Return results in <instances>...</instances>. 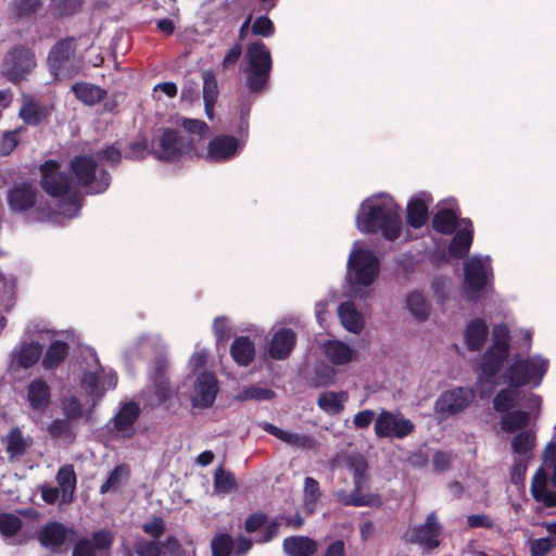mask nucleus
<instances>
[{
  "label": "nucleus",
  "instance_id": "nucleus-21",
  "mask_svg": "<svg viewBox=\"0 0 556 556\" xmlns=\"http://www.w3.org/2000/svg\"><path fill=\"white\" fill-rule=\"evenodd\" d=\"M295 345V333L288 328L274 331L267 344L266 358L282 361L289 357Z\"/></svg>",
  "mask_w": 556,
  "mask_h": 556
},
{
  "label": "nucleus",
  "instance_id": "nucleus-64",
  "mask_svg": "<svg viewBox=\"0 0 556 556\" xmlns=\"http://www.w3.org/2000/svg\"><path fill=\"white\" fill-rule=\"evenodd\" d=\"M94 548L89 540H79L73 549L72 556H94Z\"/></svg>",
  "mask_w": 556,
  "mask_h": 556
},
{
  "label": "nucleus",
  "instance_id": "nucleus-40",
  "mask_svg": "<svg viewBox=\"0 0 556 556\" xmlns=\"http://www.w3.org/2000/svg\"><path fill=\"white\" fill-rule=\"evenodd\" d=\"M283 549L289 556H311L317 551V543L307 536H290L285 539Z\"/></svg>",
  "mask_w": 556,
  "mask_h": 556
},
{
  "label": "nucleus",
  "instance_id": "nucleus-27",
  "mask_svg": "<svg viewBox=\"0 0 556 556\" xmlns=\"http://www.w3.org/2000/svg\"><path fill=\"white\" fill-rule=\"evenodd\" d=\"M473 228L469 219L458 222V230L451 241L448 252L452 256L460 258L465 256L472 243Z\"/></svg>",
  "mask_w": 556,
  "mask_h": 556
},
{
  "label": "nucleus",
  "instance_id": "nucleus-32",
  "mask_svg": "<svg viewBox=\"0 0 556 556\" xmlns=\"http://www.w3.org/2000/svg\"><path fill=\"white\" fill-rule=\"evenodd\" d=\"M534 446V434L531 431H522L518 433L511 441V450L518 463L515 471L520 472L525 470L522 462L530 457L531 451Z\"/></svg>",
  "mask_w": 556,
  "mask_h": 556
},
{
  "label": "nucleus",
  "instance_id": "nucleus-50",
  "mask_svg": "<svg viewBox=\"0 0 556 556\" xmlns=\"http://www.w3.org/2000/svg\"><path fill=\"white\" fill-rule=\"evenodd\" d=\"M319 495L318 482L315 479L307 477L304 481V502L308 511L312 513L314 510Z\"/></svg>",
  "mask_w": 556,
  "mask_h": 556
},
{
  "label": "nucleus",
  "instance_id": "nucleus-60",
  "mask_svg": "<svg viewBox=\"0 0 556 556\" xmlns=\"http://www.w3.org/2000/svg\"><path fill=\"white\" fill-rule=\"evenodd\" d=\"M252 33L257 36L270 37L274 34V24L267 16H258L252 25Z\"/></svg>",
  "mask_w": 556,
  "mask_h": 556
},
{
  "label": "nucleus",
  "instance_id": "nucleus-31",
  "mask_svg": "<svg viewBox=\"0 0 556 556\" xmlns=\"http://www.w3.org/2000/svg\"><path fill=\"white\" fill-rule=\"evenodd\" d=\"M251 112V104L247 101L238 102L229 116V126L236 131L237 136L244 138L248 141L249 137V117Z\"/></svg>",
  "mask_w": 556,
  "mask_h": 556
},
{
  "label": "nucleus",
  "instance_id": "nucleus-8",
  "mask_svg": "<svg viewBox=\"0 0 556 556\" xmlns=\"http://www.w3.org/2000/svg\"><path fill=\"white\" fill-rule=\"evenodd\" d=\"M248 86L253 91L261 90L267 83L271 70V55L267 47L255 41L247 48Z\"/></svg>",
  "mask_w": 556,
  "mask_h": 556
},
{
  "label": "nucleus",
  "instance_id": "nucleus-22",
  "mask_svg": "<svg viewBox=\"0 0 556 556\" xmlns=\"http://www.w3.org/2000/svg\"><path fill=\"white\" fill-rule=\"evenodd\" d=\"M433 202L430 193L421 191L414 194L407 202L406 222L413 228H420L428 220V208Z\"/></svg>",
  "mask_w": 556,
  "mask_h": 556
},
{
  "label": "nucleus",
  "instance_id": "nucleus-2",
  "mask_svg": "<svg viewBox=\"0 0 556 556\" xmlns=\"http://www.w3.org/2000/svg\"><path fill=\"white\" fill-rule=\"evenodd\" d=\"M380 271V260L362 240L353 243L348 258L345 286L350 295L365 298Z\"/></svg>",
  "mask_w": 556,
  "mask_h": 556
},
{
  "label": "nucleus",
  "instance_id": "nucleus-46",
  "mask_svg": "<svg viewBox=\"0 0 556 556\" xmlns=\"http://www.w3.org/2000/svg\"><path fill=\"white\" fill-rule=\"evenodd\" d=\"M7 451L11 458L21 456L30 444L28 438H24L20 429H13L5 438Z\"/></svg>",
  "mask_w": 556,
  "mask_h": 556
},
{
  "label": "nucleus",
  "instance_id": "nucleus-6",
  "mask_svg": "<svg viewBox=\"0 0 556 556\" xmlns=\"http://www.w3.org/2000/svg\"><path fill=\"white\" fill-rule=\"evenodd\" d=\"M509 329L504 324L494 326L492 330V344L482 357L478 380L482 395L490 393L494 388L493 379L500 370L508 353Z\"/></svg>",
  "mask_w": 556,
  "mask_h": 556
},
{
  "label": "nucleus",
  "instance_id": "nucleus-15",
  "mask_svg": "<svg viewBox=\"0 0 556 556\" xmlns=\"http://www.w3.org/2000/svg\"><path fill=\"white\" fill-rule=\"evenodd\" d=\"M75 50L76 43L72 38L61 40L52 47L48 55V65L55 78H65L75 72Z\"/></svg>",
  "mask_w": 556,
  "mask_h": 556
},
{
  "label": "nucleus",
  "instance_id": "nucleus-47",
  "mask_svg": "<svg viewBox=\"0 0 556 556\" xmlns=\"http://www.w3.org/2000/svg\"><path fill=\"white\" fill-rule=\"evenodd\" d=\"M164 369H165L164 364L157 366L155 369V378L153 381V388H154L156 400H155V402L151 403V405L161 404V403L165 402L170 396V388H169L168 382L163 374Z\"/></svg>",
  "mask_w": 556,
  "mask_h": 556
},
{
  "label": "nucleus",
  "instance_id": "nucleus-35",
  "mask_svg": "<svg viewBox=\"0 0 556 556\" xmlns=\"http://www.w3.org/2000/svg\"><path fill=\"white\" fill-rule=\"evenodd\" d=\"M405 308L417 320H426L431 311V304L421 291L414 290L405 296Z\"/></svg>",
  "mask_w": 556,
  "mask_h": 556
},
{
  "label": "nucleus",
  "instance_id": "nucleus-55",
  "mask_svg": "<svg viewBox=\"0 0 556 556\" xmlns=\"http://www.w3.org/2000/svg\"><path fill=\"white\" fill-rule=\"evenodd\" d=\"M62 409L68 419H77L83 414V407L78 399L74 395L65 396L62 400Z\"/></svg>",
  "mask_w": 556,
  "mask_h": 556
},
{
  "label": "nucleus",
  "instance_id": "nucleus-52",
  "mask_svg": "<svg viewBox=\"0 0 556 556\" xmlns=\"http://www.w3.org/2000/svg\"><path fill=\"white\" fill-rule=\"evenodd\" d=\"M21 529V520L12 514H0V533L12 536Z\"/></svg>",
  "mask_w": 556,
  "mask_h": 556
},
{
  "label": "nucleus",
  "instance_id": "nucleus-43",
  "mask_svg": "<svg viewBox=\"0 0 556 556\" xmlns=\"http://www.w3.org/2000/svg\"><path fill=\"white\" fill-rule=\"evenodd\" d=\"M72 89L77 99L88 105L98 103L105 94V91L100 87L87 83L76 84Z\"/></svg>",
  "mask_w": 556,
  "mask_h": 556
},
{
  "label": "nucleus",
  "instance_id": "nucleus-58",
  "mask_svg": "<svg viewBox=\"0 0 556 556\" xmlns=\"http://www.w3.org/2000/svg\"><path fill=\"white\" fill-rule=\"evenodd\" d=\"M181 126L188 134L199 136L200 139L208 132V126L200 119L182 118Z\"/></svg>",
  "mask_w": 556,
  "mask_h": 556
},
{
  "label": "nucleus",
  "instance_id": "nucleus-20",
  "mask_svg": "<svg viewBox=\"0 0 556 556\" xmlns=\"http://www.w3.org/2000/svg\"><path fill=\"white\" fill-rule=\"evenodd\" d=\"M320 349L326 359L334 366L349 365L357 357L353 345L338 339L324 341Z\"/></svg>",
  "mask_w": 556,
  "mask_h": 556
},
{
  "label": "nucleus",
  "instance_id": "nucleus-25",
  "mask_svg": "<svg viewBox=\"0 0 556 556\" xmlns=\"http://www.w3.org/2000/svg\"><path fill=\"white\" fill-rule=\"evenodd\" d=\"M441 526L434 513H430L424 525L414 530L413 540L425 549H433L440 545Z\"/></svg>",
  "mask_w": 556,
  "mask_h": 556
},
{
  "label": "nucleus",
  "instance_id": "nucleus-1",
  "mask_svg": "<svg viewBox=\"0 0 556 556\" xmlns=\"http://www.w3.org/2000/svg\"><path fill=\"white\" fill-rule=\"evenodd\" d=\"M355 226L361 233L396 241L403 236L402 207L390 193H374L361 202L355 214Z\"/></svg>",
  "mask_w": 556,
  "mask_h": 556
},
{
  "label": "nucleus",
  "instance_id": "nucleus-54",
  "mask_svg": "<svg viewBox=\"0 0 556 556\" xmlns=\"http://www.w3.org/2000/svg\"><path fill=\"white\" fill-rule=\"evenodd\" d=\"M232 552V540L227 534L216 536L212 541L213 556H229Z\"/></svg>",
  "mask_w": 556,
  "mask_h": 556
},
{
  "label": "nucleus",
  "instance_id": "nucleus-53",
  "mask_svg": "<svg viewBox=\"0 0 556 556\" xmlns=\"http://www.w3.org/2000/svg\"><path fill=\"white\" fill-rule=\"evenodd\" d=\"M517 393L513 390H502L493 401L494 409L506 413L514 404Z\"/></svg>",
  "mask_w": 556,
  "mask_h": 556
},
{
  "label": "nucleus",
  "instance_id": "nucleus-56",
  "mask_svg": "<svg viewBox=\"0 0 556 556\" xmlns=\"http://www.w3.org/2000/svg\"><path fill=\"white\" fill-rule=\"evenodd\" d=\"M274 395V392L269 389H263L258 387H250L242 390L237 399L240 401H249V400H269Z\"/></svg>",
  "mask_w": 556,
  "mask_h": 556
},
{
  "label": "nucleus",
  "instance_id": "nucleus-45",
  "mask_svg": "<svg viewBox=\"0 0 556 556\" xmlns=\"http://www.w3.org/2000/svg\"><path fill=\"white\" fill-rule=\"evenodd\" d=\"M67 354V344L63 341L56 340L48 348L43 359L42 366L45 369H53L59 366Z\"/></svg>",
  "mask_w": 556,
  "mask_h": 556
},
{
  "label": "nucleus",
  "instance_id": "nucleus-49",
  "mask_svg": "<svg viewBox=\"0 0 556 556\" xmlns=\"http://www.w3.org/2000/svg\"><path fill=\"white\" fill-rule=\"evenodd\" d=\"M236 486V479L231 472L219 468L215 472L214 490L218 494L229 493Z\"/></svg>",
  "mask_w": 556,
  "mask_h": 556
},
{
  "label": "nucleus",
  "instance_id": "nucleus-30",
  "mask_svg": "<svg viewBox=\"0 0 556 556\" xmlns=\"http://www.w3.org/2000/svg\"><path fill=\"white\" fill-rule=\"evenodd\" d=\"M70 530L59 522H51L42 528L39 533V542L48 548L56 549L67 540Z\"/></svg>",
  "mask_w": 556,
  "mask_h": 556
},
{
  "label": "nucleus",
  "instance_id": "nucleus-29",
  "mask_svg": "<svg viewBox=\"0 0 556 556\" xmlns=\"http://www.w3.org/2000/svg\"><path fill=\"white\" fill-rule=\"evenodd\" d=\"M49 115V108L31 97L24 96L18 112L22 121L30 126L40 124Z\"/></svg>",
  "mask_w": 556,
  "mask_h": 556
},
{
  "label": "nucleus",
  "instance_id": "nucleus-36",
  "mask_svg": "<svg viewBox=\"0 0 556 556\" xmlns=\"http://www.w3.org/2000/svg\"><path fill=\"white\" fill-rule=\"evenodd\" d=\"M264 429L271 435L278 438L280 441L292 447L311 448L313 446V439L306 434L283 430L270 424H266Z\"/></svg>",
  "mask_w": 556,
  "mask_h": 556
},
{
  "label": "nucleus",
  "instance_id": "nucleus-26",
  "mask_svg": "<svg viewBox=\"0 0 556 556\" xmlns=\"http://www.w3.org/2000/svg\"><path fill=\"white\" fill-rule=\"evenodd\" d=\"M7 198L12 211L24 212L35 205L37 189L30 184H17L8 191Z\"/></svg>",
  "mask_w": 556,
  "mask_h": 556
},
{
  "label": "nucleus",
  "instance_id": "nucleus-19",
  "mask_svg": "<svg viewBox=\"0 0 556 556\" xmlns=\"http://www.w3.org/2000/svg\"><path fill=\"white\" fill-rule=\"evenodd\" d=\"M217 392L218 383L214 374L201 372L194 381L190 396L191 403L194 407H210L214 403Z\"/></svg>",
  "mask_w": 556,
  "mask_h": 556
},
{
  "label": "nucleus",
  "instance_id": "nucleus-38",
  "mask_svg": "<svg viewBox=\"0 0 556 556\" xmlns=\"http://www.w3.org/2000/svg\"><path fill=\"white\" fill-rule=\"evenodd\" d=\"M42 7V0H13L9 5V16L16 22L33 18Z\"/></svg>",
  "mask_w": 556,
  "mask_h": 556
},
{
  "label": "nucleus",
  "instance_id": "nucleus-28",
  "mask_svg": "<svg viewBox=\"0 0 556 556\" xmlns=\"http://www.w3.org/2000/svg\"><path fill=\"white\" fill-rule=\"evenodd\" d=\"M488 334L489 326L485 320L481 318L470 320L463 331L465 344L471 351H479L482 349Z\"/></svg>",
  "mask_w": 556,
  "mask_h": 556
},
{
  "label": "nucleus",
  "instance_id": "nucleus-34",
  "mask_svg": "<svg viewBox=\"0 0 556 556\" xmlns=\"http://www.w3.org/2000/svg\"><path fill=\"white\" fill-rule=\"evenodd\" d=\"M338 315L343 328L352 333H359L364 328V317L353 303H342L338 308Z\"/></svg>",
  "mask_w": 556,
  "mask_h": 556
},
{
  "label": "nucleus",
  "instance_id": "nucleus-12",
  "mask_svg": "<svg viewBox=\"0 0 556 556\" xmlns=\"http://www.w3.org/2000/svg\"><path fill=\"white\" fill-rule=\"evenodd\" d=\"M194 150L192 139H185L178 131L166 129L153 141L152 151L162 161H176Z\"/></svg>",
  "mask_w": 556,
  "mask_h": 556
},
{
  "label": "nucleus",
  "instance_id": "nucleus-11",
  "mask_svg": "<svg viewBox=\"0 0 556 556\" xmlns=\"http://www.w3.org/2000/svg\"><path fill=\"white\" fill-rule=\"evenodd\" d=\"M349 470L353 473L355 489L351 494H346L343 491L338 492V498L344 505L353 506H379L381 504L378 494H366L359 493L362 481L367 469L365 459L362 456H351L348 459Z\"/></svg>",
  "mask_w": 556,
  "mask_h": 556
},
{
  "label": "nucleus",
  "instance_id": "nucleus-18",
  "mask_svg": "<svg viewBox=\"0 0 556 556\" xmlns=\"http://www.w3.org/2000/svg\"><path fill=\"white\" fill-rule=\"evenodd\" d=\"M42 355V346L34 340H22L12 351L9 370L17 372L37 364Z\"/></svg>",
  "mask_w": 556,
  "mask_h": 556
},
{
  "label": "nucleus",
  "instance_id": "nucleus-48",
  "mask_svg": "<svg viewBox=\"0 0 556 556\" xmlns=\"http://www.w3.org/2000/svg\"><path fill=\"white\" fill-rule=\"evenodd\" d=\"M528 422V414L521 410L506 413L501 419V427L506 432H515Z\"/></svg>",
  "mask_w": 556,
  "mask_h": 556
},
{
  "label": "nucleus",
  "instance_id": "nucleus-61",
  "mask_svg": "<svg viewBox=\"0 0 556 556\" xmlns=\"http://www.w3.org/2000/svg\"><path fill=\"white\" fill-rule=\"evenodd\" d=\"M138 556H162L161 547L152 541H139L136 544Z\"/></svg>",
  "mask_w": 556,
  "mask_h": 556
},
{
  "label": "nucleus",
  "instance_id": "nucleus-41",
  "mask_svg": "<svg viewBox=\"0 0 556 556\" xmlns=\"http://www.w3.org/2000/svg\"><path fill=\"white\" fill-rule=\"evenodd\" d=\"M56 481L61 489V503H71L76 489V475L73 466L61 467L56 475Z\"/></svg>",
  "mask_w": 556,
  "mask_h": 556
},
{
  "label": "nucleus",
  "instance_id": "nucleus-14",
  "mask_svg": "<svg viewBox=\"0 0 556 556\" xmlns=\"http://www.w3.org/2000/svg\"><path fill=\"white\" fill-rule=\"evenodd\" d=\"M414 430V422L397 410L381 409L375 421V433L379 438L404 439Z\"/></svg>",
  "mask_w": 556,
  "mask_h": 556
},
{
  "label": "nucleus",
  "instance_id": "nucleus-23",
  "mask_svg": "<svg viewBox=\"0 0 556 556\" xmlns=\"http://www.w3.org/2000/svg\"><path fill=\"white\" fill-rule=\"evenodd\" d=\"M51 388L42 378L33 379L26 386V401L34 412H45L51 404Z\"/></svg>",
  "mask_w": 556,
  "mask_h": 556
},
{
  "label": "nucleus",
  "instance_id": "nucleus-5",
  "mask_svg": "<svg viewBox=\"0 0 556 556\" xmlns=\"http://www.w3.org/2000/svg\"><path fill=\"white\" fill-rule=\"evenodd\" d=\"M548 367V359L540 354L516 355L505 369L503 379L505 383L511 387L538 388L541 386Z\"/></svg>",
  "mask_w": 556,
  "mask_h": 556
},
{
  "label": "nucleus",
  "instance_id": "nucleus-17",
  "mask_svg": "<svg viewBox=\"0 0 556 556\" xmlns=\"http://www.w3.org/2000/svg\"><path fill=\"white\" fill-rule=\"evenodd\" d=\"M473 399L469 389L456 388L446 391L435 401L434 410L442 418L455 415L466 408Z\"/></svg>",
  "mask_w": 556,
  "mask_h": 556
},
{
  "label": "nucleus",
  "instance_id": "nucleus-63",
  "mask_svg": "<svg viewBox=\"0 0 556 556\" xmlns=\"http://www.w3.org/2000/svg\"><path fill=\"white\" fill-rule=\"evenodd\" d=\"M376 414L371 409H364L358 412L354 418L353 424L356 428H366L368 427L374 420L376 421Z\"/></svg>",
  "mask_w": 556,
  "mask_h": 556
},
{
  "label": "nucleus",
  "instance_id": "nucleus-37",
  "mask_svg": "<svg viewBox=\"0 0 556 556\" xmlns=\"http://www.w3.org/2000/svg\"><path fill=\"white\" fill-rule=\"evenodd\" d=\"M348 399L349 395L344 391H325L319 394L317 399V405L323 412L333 416L340 414L343 410Z\"/></svg>",
  "mask_w": 556,
  "mask_h": 556
},
{
  "label": "nucleus",
  "instance_id": "nucleus-10",
  "mask_svg": "<svg viewBox=\"0 0 556 556\" xmlns=\"http://www.w3.org/2000/svg\"><path fill=\"white\" fill-rule=\"evenodd\" d=\"M464 292L473 298L489 287L493 273L490 256L472 255L464 263Z\"/></svg>",
  "mask_w": 556,
  "mask_h": 556
},
{
  "label": "nucleus",
  "instance_id": "nucleus-59",
  "mask_svg": "<svg viewBox=\"0 0 556 556\" xmlns=\"http://www.w3.org/2000/svg\"><path fill=\"white\" fill-rule=\"evenodd\" d=\"M213 331L218 343L226 341L229 338L231 331L229 319L225 316L215 318L213 323Z\"/></svg>",
  "mask_w": 556,
  "mask_h": 556
},
{
  "label": "nucleus",
  "instance_id": "nucleus-39",
  "mask_svg": "<svg viewBox=\"0 0 556 556\" xmlns=\"http://www.w3.org/2000/svg\"><path fill=\"white\" fill-rule=\"evenodd\" d=\"M203 79V99L205 114L210 119L214 117V105L218 98V86L213 71L207 70L202 73Z\"/></svg>",
  "mask_w": 556,
  "mask_h": 556
},
{
  "label": "nucleus",
  "instance_id": "nucleus-7",
  "mask_svg": "<svg viewBox=\"0 0 556 556\" xmlns=\"http://www.w3.org/2000/svg\"><path fill=\"white\" fill-rule=\"evenodd\" d=\"M532 496L548 507L556 506V441H551L543 452V464L532 478Z\"/></svg>",
  "mask_w": 556,
  "mask_h": 556
},
{
  "label": "nucleus",
  "instance_id": "nucleus-33",
  "mask_svg": "<svg viewBox=\"0 0 556 556\" xmlns=\"http://www.w3.org/2000/svg\"><path fill=\"white\" fill-rule=\"evenodd\" d=\"M230 354L239 366H249L255 356V344L249 337H238L231 343Z\"/></svg>",
  "mask_w": 556,
  "mask_h": 556
},
{
  "label": "nucleus",
  "instance_id": "nucleus-62",
  "mask_svg": "<svg viewBox=\"0 0 556 556\" xmlns=\"http://www.w3.org/2000/svg\"><path fill=\"white\" fill-rule=\"evenodd\" d=\"M112 542H113L112 533L109 531L101 530V531L93 533L91 544H92L94 551L96 549L103 551V549L109 548L111 546Z\"/></svg>",
  "mask_w": 556,
  "mask_h": 556
},
{
  "label": "nucleus",
  "instance_id": "nucleus-4",
  "mask_svg": "<svg viewBox=\"0 0 556 556\" xmlns=\"http://www.w3.org/2000/svg\"><path fill=\"white\" fill-rule=\"evenodd\" d=\"M117 377L111 369L100 365L96 352L87 349L81 363L80 389L91 397L92 404L100 401L106 391L114 389Z\"/></svg>",
  "mask_w": 556,
  "mask_h": 556
},
{
  "label": "nucleus",
  "instance_id": "nucleus-44",
  "mask_svg": "<svg viewBox=\"0 0 556 556\" xmlns=\"http://www.w3.org/2000/svg\"><path fill=\"white\" fill-rule=\"evenodd\" d=\"M129 473L130 470L127 465L122 464L116 466L108 477L106 481L101 485L100 492L104 494L108 492L117 491L127 482Z\"/></svg>",
  "mask_w": 556,
  "mask_h": 556
},
{
  "label": "nucleus",
  "instance_id": "nucleus-51",
  "mask_svg": "<svg viewBox=\"0 0 556 556\" xmlns=\"http://www.w3.org/2000/svg\"><path fill=\"white\" fill-rule=\"evenodd\" d=\"M81 4V0H52L51 10L55 16H66L74 13Z\"/></svg>",
  "mask_w": 556,
  "mask_h": 556
},
{
  "label": "nucleus",
  "instance_id": "nucleus-57",
  "mask_svg": "<svg viewBox=\"0 0 556 556\" xmlns=\"http://www.w3.org/2000/svg\"><path fill=\"white\" fill-rule=\"evenodd\" d=\"M556 546V542L548 535L533 540L530 545V553L532 556H545Z\"/></svg>",
  "mask_w": 556,
  "mask_h": 556
},
{
  "label": "nucleus",
  "instance_id": "nucleus-24",
  "mask_svg": "<svg viewBox=\"0 0 556 556\" xmlns=\"http://www.w3.org/2000/svg\"><path fill=\"white\" fill-rule=\"evenodd\" d=\"M140 414L138 404L125 403L113 418V429L117 437L129 439L135 434V422Z\"/></svg>",
  "mask_w": 556,
  "mask_h": 556
},
{
  "label": "nucleus",
  "instance_id": "nucleus-3",
  "mask_svg": "<svg viewBox=\"0 0 556 556\" xmlns=\"http://www.w3.org/2000/svg\"><path fill=\"white\" fill-rule=\"evenodd\" d=\"M41 187L51 197L59 200V208L64 217L77 216L80 208V193L66 175L60 172V164L47 161L41 167Z\"/></svg>",
  "mask_w": 556,
  "mask_h": 556
},
{
  "label": "nucleus",
  "instance_id": "nucleus-13",
  "mask_svg": "<svg viewBox=\"0 0 556 556\" xmlns=\"http://www.w3.org/2000/svg\"><path fill=\"white\" fill-rule=\"evenodd\" d=\"M245 146L244 138L237 135L219 134L208 141L204 157L212 163H226L236 159Z\"/></svg>",
  "mask_w": 556,
  "mask_h": 556
},
{
  "label": "nucleus",
  "instance_id": "nucleus-9",
  "mask_svg": "<svg viewBox=\"0 0 556 556\" xmlns=\"http://www.w3.org/2000/svg\"><path fill=\"white\" fill-rule=\"evenodd\" d=\"M71 166L77 184L86 188L88 193H102L109 188L110 175L104 170H98L92 159L77 156L72 161Z\"/></svg>",
  "mask_w": 556,
  "mask_h": 556
},
{
  "label": "nucleus",
  "instance_id": "nucleus-16",
  "mask_svg": "<svg viewBox=\"0 0 556 556\" xmlns=\"http://www.w3.org/2000/svg\"><path fill=\"white\" fill-rule=\"evenodd\" d=\"M36 66L35 54L25 48L12 50L3 63V73L13 83L22 80Z\"/></svg>",
  "mask_w": 556,
  "mask_h": 556
},
{
  "label": "nucleus",
  "instance_id": "nucleus-42",
  "mask_svg": "<svg viewBox=\"0 0 556 556\" xmlns=\"http://www.w3.org/2000/svg\"><path fill=\"white\" fill-rule=\"evenodd\" d=\"M450 207H441L433 217V228L441 233H452L458 228L457 214L453 210L454 200L447 201Z\"/></svg>",
  "mask_w": 556,
  "mask_h": 556
}]
</instances>
